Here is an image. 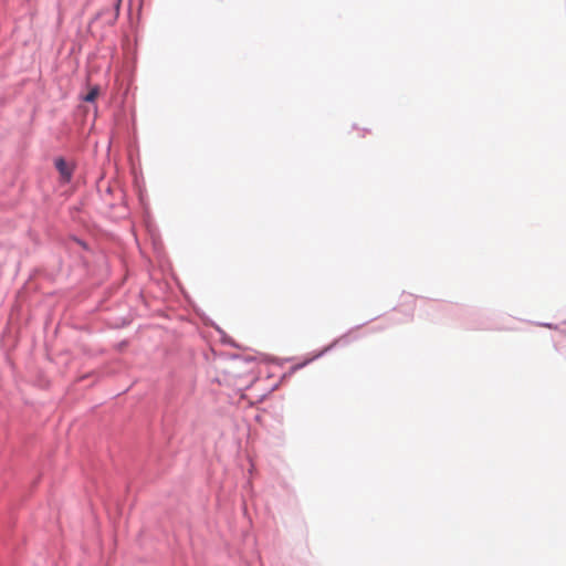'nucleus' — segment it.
<instances>
[{"mask_svg":"<svg viewBox=\"0 0 566 566\" xmlns=\"http://www.w3.org/2000/svg\"><path fill=\"white\" fill-rule=\"evenodd\" d=\"M104 14L99 15L98 18H96L91 24H90V32L91 33H95V32H98V23H99V19L103 17Z\"/></svg>","mask_w":566,"mask_h":566,"instance_id":"7ed1b4c3","label":"nucleus"},{"mask_svg":"<svg viewBox=\"0 0 566 566\" xmlns=\"http://www.w3.org/2000/svg\"><path fill=\"white\" fill-rule=\"evenodd\" d=\"M55 168L64 182H69L71 180L73 175V166L71 164L65 161L63 158H57L55 160Z\"/></svg>","mask_w":566,"mask_h":566,"instance_id":"f257e3e1","label":"nucleus"},{"mask_svg":"<svg viewBox=\"0 0 566 566\" xmlns=\"http://www.w3.org/2000/svg\"><path fill=\"white\" fill-rule=\"evenodd\" d=\"M106 15H107V21L108 22H112L114 20V14L113 13L108 12Z\"/></svg>","mask_w":566,"mask_h":566,"instance_id":"20e7f679","label":"nucleus"},{"mask_svg":"<svg viewBox=\"0 0 566 566\" xmlns=\"http://www.w3.org/2000/svg\"><path fill=\"white\" fill-rule=\"evenodd\" d=\"M98 94H99L98 86H92L90 88V91L87 92V94L83 97V99L85 102H90V103L94 102L97 98Z\"/></svg>","mask_w":566,"mask_h":566,"instance_id":"f03ea898","label":"nucleus"}]
</instances>
